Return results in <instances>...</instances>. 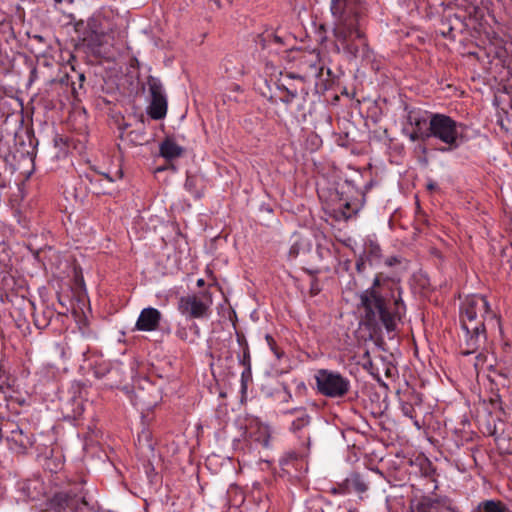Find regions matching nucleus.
Masks as SVG:
<instances>
[{
    "label": "nucleus",
    "instance_id": "nucleus-1",
    "mask_svg": "<svg viewBox=\"0 0 512 512\" xmlns=\"http://www.w3.org/2000/svg\"><path fill=\"white\" fill-rule=\"evenodd\" d=\"M359 300L361 322L371 336L379 334L383 328L387 332L395 331L397 322L406 313L400 280L383 272L376 273L372 285L361 292Z\"/></svg>",
    "mask_w": 512,
    "mask_h": 512
},
{
    "label": "nucleus",
    "instance_id": "nucleus-2",
    "mask_svg": "<svg viewBox=\"0 0 512 512\" xmlns=\"http://www.w3.org/2000/svg\"><path fill=\"white\" fill-rule=\"evenodd\" d=\"M460 323L463 330L461 354L478 353L487 340V330L502 334L499 314L491 308L483 295H470L460 305Z\"/></svg>",
    "mask_w": 512,
    "mask_h": 512
},
{
    "label": "nucleus",
    "instance_id": "nucleus-3",
    "mask_svg": "<svg viewBox=\"0 0 512 512\" xmlns=\"http://www.w3.org/2000/svg\"><path fill=\"white\" fill-rule=\"evenodd\" d=\"M333 17V36L337 45L350 56L356 58L360 52L366 54L368 43L363 31L367 14L364 0H330ZM337 51H340V47Z\"/></svg>",
    "mask_w": 512,
    "mask_h": 512
},
{
    "label": "nucleus",
    "instance_id": "nucleus-4",
    "mask_svg": "<svg viewBox=\"0 0 512 512\" xmlns=\"http://www.w3.org/2000/svg\"><path fill=\"white\" fill-rule=\"evenodd\" d=\"M61 477L50 479L55 489L46 497V512H100L98 501L89 496L85 481L67 482L60 485Z\"/></svg>",
    "mask_w": 512,
    "mask_h": 512
},
{
    "label": "nucleus",
    "instance_id": "nucleus-5",
    "mask_svg": "<svg viewBox=\"0 0 512 512\" xmlns=\"http://www.w3.org/2000/svg\"><path fill=\"white\" fill-rule=\"evenodd\" d=\"M465 125L456 121L449 115L434 113L431 119L429 140L435 139L444 146L438 151L445 153L458 149L467 140L464 135Z\"/></svg>",
    "mask_w": 512,
    "mask_h": 512
},
{
    "label": "nucleus",
    "instance_id": "nucleus-6",
    "mask_svg": "<svg viewBox=\"0 0 512 512\" xmlns=\"http://www.w3.org/2000/svg\"><path fill=\"white\" fill-rule=\"evenodd\" d=\"M5 438L8 449L13 453L24 455L34 445V434L25 423L5 419L0 414V442Z\"/></svg>",
    "mask_w": 512,
    "mask_h": 512
},
{
    "label": "nucleus",
    "instance_id": "nucleus-7",
    "mask_svg": "<svg viewBox=\"0 0 512 512\" xmlns=\"http://www.w3.org/2000/svg\"><path fill=\"white\" fill-rule=\"evenodd\" d=\"M405 124L402 132L412 142L429 141L431 119L434 112L416 107H405Z\"/></svg>",
    "mask_w": 512,
    "mask_h": 512
},
{
    "label": "nucleus",
    "instance_id": "nucleus-8",
    "mask_svg": "<svg viewBox=\"0 0 512 512\" xmlns=\"http://www.w3.org/2000/svg\"><path fill=\"white\" fill-rule=\"evenodd\" d=\"M314 379L318 393L328 398H343L351 388L350 380L335 370L319 369Z\"/></svg>",
    "mask_w": 512,
    "mask_h": 512
},
{
    "label": "nucleus",
    "instance_id": "nucleus-9",
    "mask_svg": "<svg viewBox=\"0 0 512 512\" xmlns=\"http://www.w3.org/2000/svg\"><path fill=\"white\" fill-rule=\"evenodd\" d=\"M151 102L148 107V114L154 120L163 119L167 114V98L161 81L153 76L147 80Z\"/></svg>",
    "mask_w": 512,
    "mask_h": 512
},
{
    "label": "nucleus",
    "instance_id": "nucleus-10",
    "mask_svg": "<svg viewBox=\"0 0 512 512\" xmlns=\"http://www.w3.org/2000/svg\"><path fill=\"white\" fill-rule=\"evenodd\" d=\"M382 260V249L379 243L373 238H366L363 245V251L356 259L355 268L359 274L365 272L367 266H377Z\"/></svg>",
    "mask_w": 512,
    "mask_h": 512
},
{
    "label": "nucleus",
    "instance_id": "nucleus-11",
    "mask_svg": "<svg viewBox=\"0 0 512 512\" xmlns=\"http://www.w3.org/2000/svg\"><path fill=\"white\" fill-rule=\"evenodd\" d=\"M81 39L89 51L97 58H106L113 46V35H100L91 31L81 32Z\"/></svg>",
    "mask_w": 512,
    "mask_h": 512
},
{
    "label": "nucleus",
    "instance_id": "nucleus-12",
    "mask_svg": "<svg viewBox=\"0 0 512 512\" xmlns=\"http://www.w3.org/2000/svg\"><path fill=\"white\" fill-rule=\"evenodd\" d=\"M210 303L196 295L185 296L180 298L178 309L188 318L200 319L208 316Z\"/></svg>",
    "mask_w": 512,
    "mask_h": 512
},
{
    "label": "nucleus",
    "instance_id": "nucleus-13",
    "mask_svg": "<svg viewBox=\"0 0 512 512\" xmlns=\"http://www.w3.org/2000/svg\"><path fill=\"white\" fill-rule=\"evenodd\" d=\"M82 29L84 31L98 33L102 36L113 35L115 25L108 16L103 14H97L89 18L86 24L84 23V21L77 22L75 25L76 32L80 34Z\"/></svg>",
    "mask_w": 512,
    "mask_h": 512
},
{
    "label": "nucleus",
    "instance_id": "nucleus-14",
    "mask_svg": "<svg viewBox=\"0 0 512 512\" xmlns=\"http://www.w3.org/2000/svg\"><path fill=\"white\" fill-rule=\"evenodd\" d=\"M287 413L295 416V419L291 423L290 430L297 434L299 439H303L302 446H305L307 450H309L310 436L306 433L305 429L311 422L310 415L307 413L305 408H294L289 410Z\"/></svg>",
    "mask_w": 512,
    "mask_h": 512
},
{
    "label": "nucleus",
    "instance_id": "nucleus-15",
    "mask_svg": "<svg viewBox=\"0 0 512 512\" xmlns=\"http://www.w3.org/2000/svg\"><path fill=\"white\" fill-rule=\"evenodd\" d=\"M308 452L309 450L303 446V450L299 452L288 451L284 453L279 459L281 469L289 475H293L292 470L295 472H301L305 468V458L307 457Z\"/></svg>",
    "mask_w": 512,
    "mask_h": 512
},
{
    "label": "nucleus",
    "instance_id": "nucleus-16",
    "mask_svg": "<svg viewBox=\"0 0 512 512\" xmlns=\"http://www.w3.org/2000/svg\"><path fill=\"white\" fill-rule=\"evenodd\" d=\"M300 68L305 72V77L320 79L323 76L325 66L320 58V53L315 50L305 53L299 62Z\"/></svg>",
    "mask_w": 512,
    "mask_h": 512
},
{
    "label": "nucleus",
    "instance_id": "nucleus-17",
    "mask_svg": "<svg viewBox=\"0 0 512 512\" xmlns=\"http://www.w3.org/2000/svg\"><path fill=\"white\" fill-rule=\"evenodd\" d=\"M445 500L430 495L415 497L410 502L411 512H444Z\"/></svg>",
    "mask_w": 512,
    "mask_h": 512
},
{
    "label": "nucleus",
    "instance_id": "nucleus-18",
    "mask_svg": "<svg viewBox=\"0 0 512 512\" xmlns=\"http://www.w3.org/2000/svg\"><path fill=\"white\" fill-rule=\"evenodd\" d=\"M162 319L161 312L153 307L144 308L136 321L135 329L138 331H155L159 328Z\"/></svg>",
    "mask_w": 512,
    "mask_h": 512
},
{
    "label": "nucleus",
    "instance_id": "nucleus-19",
    "mask_svg": "<svg viewBox=\"0 0 512 512\" xmlns=\"http://www.w3.org/2000/svg\"><path fill=\"white\" fill-rule=\"evenodd\" d=\"M287 37L279 35L277 31L269 29L259 34L256 43L262 49H269L271 52L278 53L279 49L287 46Z\"/></svg>",
    "mask_w": 512,
    "mask_h": 512
},
{
    "label": "nucleus",
    "instance_id": "nucleus-20",
    "mask_svg": "<svg viewBox=\"0 0 512 512\" xmlns=\"http://www.w3.org/2000/svg\"><path fill=\"white\" fill-rule=\"evenodd\" d=\"M31 306L33 308L32 316L34 325L40 330L45 329L54 317L55 310L48 305H43L40 310H38L33 303H31Z\"/></svg>",
    "mask_w": 512,
    "mask_h": 512
},
{
    "label": "nucleus",
    "instance_id": "nucleus-21",
    "mask_svg": "<svg viewBox=\"0 0 512 512\" xmlns=\"http://www.w3.org/2000/svg\"><path fill=\"white\" fill-rule=\"evenodd\" d=\"M22 491L32 501L41 499L46 495L43 481L39 478L29 479L23 483Z\"/></svg>",
    "mask_w": 512,
    "mask_h": 512
},
{
    "label": "nucleus",
    "instance_id": "nucleus-22",
    "mask_svg": "<svg viewBox=\"0 0 512 512\" xmlns=\"http://www.w3.org/2000/svg\"><path fill=\"white\" fill-rule=\"evenodd\" d=\"M160 155L166 160H173L183 154L184 149L179 146L173 139L167 137L160 144Z\"/></svg>",
    "mask_w": 512,
    "mask_h": 512
},
{
    "label": "nucleus",
    "instance_id": "nucleus-23",
    "mask_svg": "<svg viewBox=\"0 0 512 512\" xmlns=\"http://www.w3.org/2000/svg\"><path fill=\"white\" fill-rule=\"evenodd\" d=\"M343 482L348 493L354 491L358 494H362L368 490L366 479L359 473H351Z\"/></svg>",
    "mask_w": 512,
    "mask_h": 512
},
{
    "label": "nucleus",
    "instance_id": "nucleus-24",
    "mask_svg": "<svg viewBox=\"0 0 512 512\" xmlns=\"http://www.w3.org/2000/svg\"><path fill=\"white\" fill-rule=\"evenodd\" d=\"M471 512H512L508 505L499 499H486L478 503Z\"/></svg>",
    "mask_w": 512,
    "mask_h": 512
},
{
    "label": "nucleus",
    "instance_id": "nucleus-25",
    "mask_svg": "<svg viewBox=\"0 0 512 512\" xmlns=\"http://www.w3.org/2000/svg\"><path fill=\"white\" fill-rule=\"evenodd\" d=\"M16 169L12 163L9 162V157L5 156L0 159V188L7 187Z\"/></svg>",
    "mask_w": 512,
    "mask_h": 512
},
{
    "label": "nucleus",
    "instance_id": "nucleus-26",
    "mask_svg": "<svg viewBox=\"0 0 512 512\" xmlns=\"http://www.w3.org/2000/svg\"><path fill=\"white\" fill-rule=\"evenodd\" d=\"M73 72L72 81L70 83V93L74 100H79L84 90V82L86 80L84 73L78 72L73 66H71Z\"/></svg>",
    "mask_w": 512,
    "mask_h": 512
},
{
    "label": "nucleus",
    "instance_id": "nucleus-27",
    "mask_svg": "<svg viewBox=\"0 0 512 512\" xmlns=\"http://www.w3.org/2000/svg\"><path fill=\"white\" fill-rule=\"evenodd\" d=\"M238 342L241 346H243V354L239 356V363L245 367V370L242 372V378L251 375V358H250V350L246 340L242 337H238Z\"/></svg>",
    "mask_w": 512,
    "mask_h": 512
},
{
    "label": "nucleus",
    "instance_id": "nucleus-28",
    "mask_svg": "<svg viewBox=\"0 0 512 512\" xmlns=\"http://www.w3.org/2000/svg\"><path fill=\"white\" fill-rule=\"evenodd\" d=\"M307 246V241L300 235H293L291 238V245L288 251V258L294 260L298 257L301 251Z\"/></svg>",
    "mask_w": 512,
    "mask_h": 512
},
{
    "label": "nucleus",
    "instance_id": "nucleus-29",
    "mask_svg": "<svg viewBox=\"0 0 512 512\" xmlns=\"http://www.w3.org/2000/svg\"><path fill=\"white\" fill-rule=\"evenodd\" d=\"M326 507H331V502L323 497L312 498L306 502V512H326Z\"/></svg>",
    "mask_w": 512,
    "mask_h": 512
},
{
    "label": "nucleus",
    "instance_id": "nucleus-30",
    "mask_svg": "<svg viewBox=\"0 0 512 512\" xmlns=\"http://www.w3.org/2000/svg\"><path fill=\"white\" fill-rule=\"evenodd\" d=\"M400 409L404 416L413 420V424L419 429L421 424L417 420L416 411L413 404L409 401H400Z\"/></svg>",
    "mask_w": 512,
    "mask_h": 512
},
{
    "label": "nucleus",
    "instance_id": "nucleus-31",
    "mask_svg": "<svg viewBox=\"0 0 512 512\" xmlns=\"http://www.w3.org/2000/svg\"><path fill=\"white\" fill-rule=\"evenodd\" d=\"M198 178L194 175L188 174L185 180V189L192 194L195 198L199 199L202 197V192L197 188Z\"/></svg>",
    "mask_w": 512,
    "mask_h": 512
},
{
    "label": "nucleus",
    "instance_id": "nucleus-32",
    "mask_svg": "<svg viewBox=\"0 0 512 512\" xmlns=\"http://www.w3.org/2000/svg\"><path fill=\"white\" fill-rule=\"evenodd\" d=\"M10 254L3 244H0V275L7 273L10 269Z\"/></svg>",
    "mask_w": 512,
    "mask_h": 512
},
{
    "label": "nucleus",
    "instance_id": "nucleus-33",
    "mask_svg": "<svg viewBox=\"0 0 512 512\" xmlns=\"http://www.w3.org/2000/svg\"><path fill=\"white\" fill-rule=\"evenodd\" d=\"M12 383L10 376L6 371L0 368V394L6 397V394L11 391Z\"/></svg>",
    "mask_w": 512,
    "mask_h": 512
},
{
    "label": "nucleus",
    "instance_id": "nucleus-34",
    "mask_svg": "<svg viewBox=\"0 0 512 512\" xmlns=\"http://www.w3.org/2000/svg\"><path fill=\"white\" fill-rule=\"evenodd\" d=\"M278 88L282 89L285 92V95L281 96L280 100L287 105L291 104L293 100L298 96V92L296 89H289L284 87L283 85L278 86Z\"/></svg>",
    "mask_w": 512,
    "mask_h": 512
},
{
    "label": "nucleus",
    "instance_id": "nucleus-35",
    "mask_svg": "<svg viewBox=\"0 0 512 512\" xmlns=\"http://www.w3.org/2000/svg\"><path fill=\"white\" fill-rule=\"evenodd\" d=\"M45 468L48 469L51 473H56L58 472V470H60L63 466V463L61 461L60 458H55V459H52V458H47L45 460V464H44Z\"/></svg>",
    "mask_w": 512,
    "mask_h": 512
},
{
    "label": "nucleus",
    "instance_id": "nucleus-36",
    "mask_svg": "<svg viewBox=\"0 0 512 512\" xmlns=\"http://www.w3.org/2000/svg\"><path fill=\"white\" fill-rule=\"evenodd\" d=\"M265 340L267 342V345L269 346L270 350L273 352V354L276 356L277 359H280L283 356V351L278 347L276 344V341L270 334L265 335Z\"/></svg>",
    "mask_w": 512,
    "mask_h": 512
},
{
    "label": "nucleus",
    "instance_id": "nucleus-37",
    "mask_svg": "<svg viewBox=\"0 0 512 512\" xmlns=\"http://www.w3.org/2000/svg\"><path fill=\"white\" fill-rule=\"evenodd\" d=\"M72 75H73V72L71 74H69L67 72L62 73L61 75H59V77L57 79L54 80V82L58 83L61 87H64L66 90L70 91V83L72 81Z\"/></svg>",
    "mask_w": 512,
    "mask_h": 512
},
{
    "label": "nucleus",
    "instance_id": "nucleus-38",
    "mask_svg": "<svg viewBox=\"0 0 512 512\" xmlns=\"http://www.w3.org/2000/svg\"><path fill=\"white\" fill-rule=\"evenodd\" d=\"M230 64H232L230 59H225L223 62V67L225 69L227 77L233 78L236 75L241 74V71L239 69H232Z\"/></svg>",
    "mask_w": 512,
    "mask_h": 512
},
{
    "label": "nucleus",
    "instance_id": "nucleus-39",
    "mask_svg": "<svg viewBox=\"0 0 512 512\" xmlns=\"http://www.w3.org/2000/svg\"><path fill=\"white\" fill-rule=\"evenodd\" d=\"M321 291V286L319 280L316 277H313L310 281L309 293L312 297L318 295Z\"/></svg>",
    "mask_w": 512,
    "mask_h": 512
},
{
    "label": "nucleus",
    "instance_id": "nucleus-40",
    "mask_svg": "<svg viewBox=\"0 0 512 512\" xmlns=\"http://www.w3.org/2000/svg\"><path fill=\"white\" fill-rule=\"evenodd\" d=\"M331 493L334 494V495H345V494H348L347 492V488L344 486V482H340V483H336L332 488H331Z\"/></svg>",
    "mask_w": 512,
    "mask_h": 512
},
{
    "label": "nucleus",
    "instance_id": "nucleus-41",
    "mask_svg": "<svg viewBox=\"0 0 512 512\" xmlns=\"http://www.w3.org/2000/svg\"><path fill=\"white\" fill-rule=\"evenodd\" d=\"M499 445L506 453L512 454V437L500 439Z\"/></svg>",
    "mask_w": 512,
    "mask_h": 512
},
{
    "label": "nucleus",
    "instance_id": "nucleus-42",
    "mask_svg": "<svg viewBox=\"0 0 512 512\" xmlns=\"http://www.w3.org/2000/svg\"><path fill=\"white\" fill-rule=\"evenodd\" d=\"M385 265L387 267H394L396 265H399L401 263V257L399 256H389L384 261Z\"/></svg>",
    "mask_w": 512,
    "mask_h": 512
},
{
    "label": "nucleus",
    "instance_id": "nucleus-43",
    "mask_svg": "<svg viewBox=\"0 0 512 512\" xmlns=\"http://www.w3.org/2000/svg\"><path fill=\"white\" fill-rule=\"evenodd\" d=\"M176 335H177V337H179L181 340H186V339H187V331H186V329H184V328L178 329V330L176 331Z\"/></svg>",
    "mask_w": 512,
    "mask_h": 512
},
{
    "label": "nucleus",
    "instance_id": "nucleus-44",
    "mask_svg": "<svg viewBox=\"0 0 512 512\" xmlns=\"http://www.w3.org/2000/svg\"><path fill=\"white\" fill-rule=\"evenodd\" d=\"M476 359H477V361L484 362V361H485V359H486V356H485V354H484V353L479 352V353L477 354V356H476Z\"/></svg>",
    "mask_w": 512,
    "mask_h": 512
},
{
    "label": "nucleus",
    "instance_id": "nucleus-45",
    "mask_svg": "<svg viewBox=\"0 0 512 512\" xmlns=\"http://www.w3.org/2000/svg\"><path fill=\"white\" fill-rule=\"evenodd\" d=\"M426 187L428 190H435L437 188V184L435 182H429Z\"/></svg>",
    "mask_w": 512,
    "mask_h": 512
},
{
    "label": "nucleus",
    "instance_id": "nucleus-46",
    "mask_svg": "<svg viewBox=\"0 0 512 512\" xmlns=\"http://www.w3.org/2000/svg\"><path fill=\"white\" fill-rule=\"evenodd\" d=\"M204 283H205V282H204V280H203V279H199V280L197 281V285H198V286H203V285H204Z\"/></svg>",
    "mask_w": 512,
    "mask_h": 512
},
{
    "label": "nucleus",
    "instance_id": "nucleus-47",
    "mask_svg": "<svg viewBox=\"0 0 512 512\" xmlns=\"http://www.w3.org/2000/svg\"><path fill=\"white\" fill-rule=\"evenodd\" d=\"M347 512H359L356 508H350Z\"/></svg>",
    "mask_w": 512,
    "mask_h": 512
},
{
    "label": "nucleus",
    "instance_id": "nucleus-48",
    "mask_svg": "<svg viewBox=\"0 0 512 512\" xmlns=\"http://www.w3.org/2000/svg\"><path fill=\"white\" fill-rule=\"evenodd\" d=\"M105 178L107 179V181H109V182H113V179H112L110 176L105 175Z\"/></svg>",
    "mask_w": 512,
    "mask_h": 512
},
{
    "label": "nucleus",
    "instance_id": "nucleus-49",
    "mask_svg": "<svg viewBox=\"0 0 512 512\" xmlns=\"http://www.w3.org/2000/svg\"><path fill=\"white\" fill-rule=\"evenodd\" d=\"M343 215L345 216V218H349V217H351V213L346 214V212H343Z\"/></svg>",
    "mask_w": 512,
    "mask_h": 512
},
{
    "label": "nucleus",
    "instance_id": "nucleus-50",
    "mask_svg": "<svg viewBox=\"0 0 512 512\" xmlns=\"http://www.w3.org/2000/svg\"><path fill=\"white\" fill-rule=\"evenodd\" d=\"M55 1V6L57 7V4H60L62 2V0H54Z\"/></svg>",
    "mask_w": 512,
    "mask_h": 512
},
{
    "label": "nucleus",
    "instance_id": "nucleus-51",
    "mask_svg": "<svg viewBox=\"0 0 512 512\" xmlns=\"http://www.w3.org/2000/svg\"><path fill=\"white\" fill-rule=\"evenodd\" d=\"M326 72H327V75H328V76H330V75H331V70H330L329 68H327Z\"/></svg>",
    "mask_w": 512,
    "mask_h": 512
},
{
    "label": "nucleus",
    "instance_id": "nucleus-52",
    "mask_svg": "<svg viewBox=\"0 0 512 512\" xmlns=\"http://www.w3.org/2000/svg\"><path fill=\"white\" fill-rule=\"evenodd\" d=\"M452 512H458L456 508H449Z\"/></svg>",
    "mask_w": 512,
    "mask_h": 512
},
{
    "label": "nucleus",
    "instance_id": "nucleus-53",
    "mask_svg": "<svg viewBox=\"0 0 512 512\" xmlns=\"http://www.w3.org/2000/svg\"><path fill=\"white\" fill-rule=\"evenodd\" d=\"M345 208H346V209H349V208H350V204H349V203H346V204H345Z\"/></svg>",
    "mask_w": 512,
    "mask_h": 512
}]
</instances>
